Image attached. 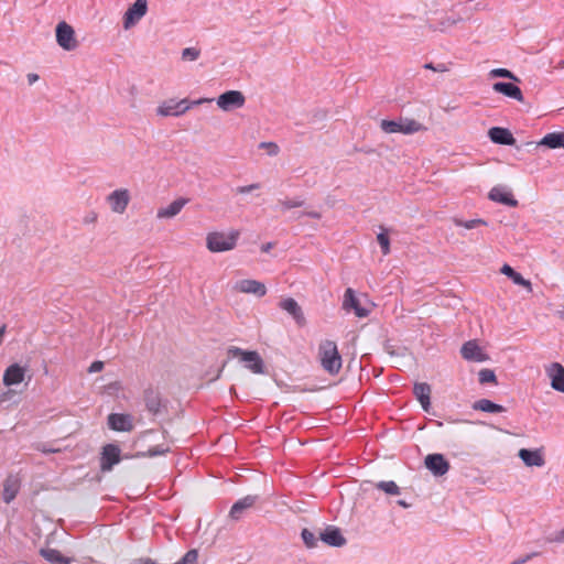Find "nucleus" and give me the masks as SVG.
Returning a JSON list of instances; mask_svg holds the SVG:
<instances>
[{"mask_svg":"<svg viewBox=\"0 0 564 564\" xmlns=\"http://www.w3.org/2000/svg\"><path fill=\"white\" fill-rule=\"evenodd\" d=\"M318 358L326 372L333 376L339 373L343 360L334 340L325 339L319 344Z\"/></svg>","mask_w":564,"mask_h":564,"instance_id":"obj_1","label":"nucleus"},{"mask_svg":"<svg viewBox=\"0 0 564 564\" xmlns=\"http://www.w3.org/2000/svg\"><path fill=\"white\" fill-rule=\"evenodd\" d=\"M240 231L231 229L228 232L210 231L206 235V248L214 253L234 250L237 246Z\"/></svg>","mask_w":564,"mask_h":564,"instance_id":"obj_2","label":"nucleus"},{"mask_svg":"<svg viewBox=\"0 0 564 564\" xmlns=\"http://www.w3.org/2000/svg\"><path fill=\"white\" fill-rule=\"evenodd\" d=\"M209 98H200L193 102H189L188 99L184 98L177 100L175 98H170L162 101L158 108L156 113L161 117H180L189 110L192 105H202L204 102H210Z\"/></svg>","mask_w":564,"mask_h":564,"instance_id":"obj_3","label":"nucleus"},{"mask_svg":"<svg viewBox=\"0 0 564 564\" xmlns=\"http://www.w3.org/2000/svg\"><path fill=\"white\" fill-rule=\"evenodd\" d=\"M380 128L386 133L413 134L426 130V127L415 119L400 118L394 120H381Z\"/></svg>","mask_w":564,"mask_h":564,"instance_id":"obj_4","label":"nucleus"},{"mask_svg":"<svg viewBox=\"0 0 564 564\" xmlns=\"http://www.w3.org/2000/svg\"><path fill=\"white\" fill-rule=\"evenodd\" d=\"M230 357H239L241 361L247 364V368L253 373H263L264 367L260 355L257 351H245L239 347H230L228 349Z\"/></svg>","mask_w":564,"mask_h":564,"instance_id":"obj_5","label":"nucleus"},{"mask_svg":"<svg viewBox=\"0 0 564 564\" xmlns=\"http://www.w3.org/2000/svg\"><path fill=\"white\" fill-rule=\"evenodd\" d=\"M56 42L65 51H74L78 47L75 30L67 22L62 21L56 25Z\"/></svg>","mask_w":564,"mask_h":564,"instance_id":"obj_6","label":"nucleus"},{"mask_svg":"<svg viewBox=\"0 0 564 564\" xmlns=\"http://www.w3.org/2000/svg\"><path fill=\"white\" fill-rule=\"evenodd\" d=\"M246 98L239 90H228L216 100L217 106L224 111H230L243 107Z\"/></svg>","mask_w":564,"mask_h":564,"instance_id":"obj_7","label":"nucleus"},{"mask_svg":"<svg viewBox=\"0 0 564 564\" xmlns=\"http://www.w3.org/2000/svg\"><path fill=\"white\" fill-rule=\"evenodd\" d=\"M148 11V2L147 0H135V2L128 8L123 15V28L126 30L133 26L137 22H139Z\"/></svg>","mask_w":564,"mask_h":564,"instance_id":"obj_8","label":"nucleus"},{"mask_svg":"<svg viewBox=\"0 0 564 564\" xmlns=\"http://www.w3.org/2000/svg\"><path fill=\"white\" fill-rule=\"evenodd\" d=\"M121 449L116 444H107L102 447L100 455L101 471H110L117 465L121 457Z\"/></svg>","mask_w":564,"mask_h":564,"instance_id":"obj_9","label":"nucleus"},{"mask_svg":"<svg viewBox=\"0 0 564 564\" xmlns=\"http://www.w3.org/2000/svg\"><path fill=\"white\" fill-rule=\"evenodd\" d=\"M26 367L21 366L20 364H11L8 366L3 372L2 382L6 387H12L20 384L24 381L26 376Z\"/></svg>","mask_w":564,"mask_h":564,"instance_id":"obj_10","label":"nucleus"},{"mask_svg":"<svg viewBox=\"0 0 564 564\" xmlns=\"http://www.w3.org/2000/svg\"><path fill=\"white\" fill-rule=\"evenodd\" d=\"M113 213L123 214L130 202L129 191L126 188L116 189L107 197Z\"/></svg>","mask_w":564,"mask_h":564,"instance_id":"obj_11","label":"nucleus"},{"mask_svg":"<svg viewBox=\"0 0 564 564\" xmlns=\"http://www.w3.org/2000/svg\"><path fill=\"white\" fill-rule=\"evenodd\" d=\"M234 289L237 292L245 294H253L259 297H262L267 294V286L262 282L252 279H245L238 281L235 284Z\"/></svg>","mask_w":564,"mask_h":564,"instance_id":"obj_12","label":"nucleus"},{"mask_svg":"<svg viewBox=\"0 0 564 564\" xmlns=\"http://www.w3.org/2000/svg\"><path fill=\"white\" fill-rule=\"evenodd\" d=\"M545 373L551 381V387L564 393V367L560 362H551L545 366Z\"/></svg>","mask_w":564,"mask_h":564,"instance_id":"obj_13","label":"nucleus"},{"mask_svg":"<svg viewBox=\"0 0 564 564\" xmlns=\"http://www.w3.org/2000/svg\"><path fill=\"white\" fill-rule=\"evenodd\" d=\"M108 425L117 432H131L133 430L132 416L130 414L111 413L108 416Z\"/></svg>","mask_w":564,"mask_h":564,"instance_id":"obj_14","label":"nucleus"},{"mask_svg":"<svg viewBox=\"0 0 564 564\" xmlns=\"http://www.w3.org/2000/svg\"><path fill=\"white\" fill-rule=\"evenodd\" d=\"M488 197L496 203L509 206L517 207L518 200L513 197L511 191L503 186H495L490 189Z\"/></svg>","mask_w":564,"mask_h":564,"instance_id":"obj_15","label":"nucleus"},{"mask_svg":"<svg viewBox=\"0 0 564 564\" xmlns=\"http://www.w3.org/2000/svg\"><path fill=\"white\" fill-rule=\"evenodd\" d=\"M343 307L346 311L352 310L356 316L360 318L367 317L370 313L369 310L360 305L359 300L356 297L352 289H347L345 291Z\"/></svg>","mask_w":564,"mask_h":564,"instance_id":"obj_16","label":"nucleus"},{"mask_svg":"<svg viewBox=\"0 0 564 564\" xmlns=\"http://www.w3.org/2000/svg\"><path fill=\"white\" fill-rule=\"evenodd\" d=\"M425 466L429 468L435 476H443L449 469L448 462L444 458L442 454H430L425 457Z\"/></svg>","mask_w":564,"mask_h":564,"instance_id":"obj_17","label":"nucleus"},{"mask_svg":"<svg viewBox=\"0 0 564 564\" xmlns=\"http://www.w3.org/2000/svg\"><path fill=\"white\" fill-rule=\"evenodd\" d=\"M460 354L464 359L469 361H485L487 360V355L482 351L476 340L466 341L460 349Z\"/></svg>","mask_w":564,"mask_h":564,"instance_id":"obj_18","label":"nucleus"},{"mask_svg":"<svg viewBox=\"0 0 564 564\" xmlns=\"http://www.w3.org/2000/svg\"><path fill=\"white\" fill-rule=\"evenodd\" d=\"M21 488V479L17 475H9L3 481L2 500L10 503L18 496Z\"/></svg>","mask_w":564,"mask_h":564,"instance_id":"obj_19","label":"nucleus"},{"mask_svg":"<svg viewBox=\"0 0 564 564\" xmlns=\"http://www.w3.org/2000/svg\"><path fill=\"white\" fill-rule=\"evenodd\" d=\"M279 305L282 310L288 312L300 326L305 324V316L302 312V308L294 299H284L280 302Z\"/></svg>","mask_w":564,"mask_h":564,"instance_id":"obj_20","label":"nucleus"},{"mask_svg":"<svg viewBox=\"0 0 564 564\" xmlns=\"http://www.w3.org/2000/svg\"><path fill=\"white\" fill-rule=\"evenodd\" d=\"M488 135L497 144L513 145L516 143L514 137L506 128L494 127L489 129Z\"/></svg>","mask_w":564,"mask_h":564,"instance_id":"obj_21","label":"nucleus"},{"mask_svg":"<svg viewBox=\"0 0 564 564\" xmlns=\"http://www.w3.org/2000/svg\"><path fill=\"white\" fill-rule=\"evenodd\" d=\"M187 202L188 200L186 198H177V199L173 200L166 207L159 208L158 213H156V217L159 219L173 218L181 213V210L187 204Z\"/></svg>","mask_w":564,"mask_h":564,"instance_id":"obj_22","label":"nucleus"},{"mask_svg":"<svg viewBox=\"0 0 564 564\" xmlns=\"http://www.w3.org/2000/svg\"><path fill=\"white\" fill-rule=\"evenodd\" d=\"M492 89L520 102L524 100L521 89L514 84L498 82L494 84Z\"/></svg>","mask_w":564,"mask_h":564,"instance_id":"obj_23","label":"nucleus"},{"mask_svg":"<svg viewBox=\"0 0 564 564\" xmlns=\"http://www.w3.org/2000/svg\"><path fill=\"white\" fill-rule=\"evenodd\" d=\"M413 393L425 411L431 406V387L425 382L415 383Z\"/></svg>","mask_w":564,"mask_h":564,"instance_id":"obj_24","label":"nucleus"},{"mask_svg":"<svg viewBox=\"0 0 564 564\" xmlns=\"http://www.w3.org/2000/svg\"><path fill=\"white\" fill-rule=\"evenodd\" d=\"M518 455L522 459V462L529 467H541L545 463L543 455L541 454L540 451H530L527 448H521Z\"/></svg>","mask_w":564,"mask_h":564,"instance_id":"obj_25","label":"nucleus"},{"mask_svg":"<svg viewBox=\"0 0 564 564\" xmlns=\"http://www.w3.org/2000/svg\"><path fill=\"white\" fill-rule=\"evenodd\" d=\"M321 540L332 546H341L346 543L339 529L334 527L325 529V531L321 533Z\"/></svg>","mask_w":564,"mask_h":564,"instance_id":"obj_26","label":"nucleus"},{"mask_svg":"<svg viewBox=\"0 0 564 564\" xmlns=\"http://www.w3.org/2000/svg\"><path fill=\"white\" fill-rule=\"evenodd\" d=\"M257 501L256 496H246L242 499L238 500L234 503V506L230 509V517L232 519H239L242 514V512L249 508H251Z\"/></svg>","mask_w":564,"mask_h":564,"instance_id":"obj_27","label":"nucleus"},{"mask_svg":"<svg viewBox=\"0 0 564 564\" xmlns=\"http://www.w3.org/2000/svg\"><path fill=\"white\" fill-rule=\"evenodd\" d=\"M538 145H544L549 149H564V132H551L545 134Z\"/></svg>","mask_w":564,"mask_h":564,"instance_id":"obj_28","label":"nucleus"},{"mask_svg":"<svg viewBox=\"0 0 564 564\" xmlns=\"http://www.w3.org/2000/svg\"><path fill=\"white\" fill-rule=\"evenodd\" d=\"M473 409L482 412L501 413L505 408L500 404L494 403L488 399H480L473 404Z\"/></svg>","mask_w":564,"mask_h":564,"instance_id":"obj_29","label":"nucleus"},{"mask_svg":"<svg viewBox=\"0 0 564 564\" xmlns=\"http://www.w3.org/2000/svg\"><path fill=\"white\" fill-rule=\"evenodd\" d=\"M41 555L52 564H69L70 560L65 557L58 550L42 549Z\"/></svg>","mask_w":564,"mask_h":564,"instance_id":"obj_30","label":"nucleus"},{"mask_svg":"<svg viewBox=\"0 0 564 564\" xmlns=\"http://www.w3.org/2000/svg\"><path fill=\"white\" fill-rule=\"evenodd\" d=\"M453 223H454L455 226L463 227L465 229H474V228H477L479 226H486L487 225L486 220H484L481 218H476V219H470V220H463V219H459V218H454Z\"/></svg>","mask_w":564,"mask_h":564,"instance_id":"obj_31","label":"nucleus"},{"mask_svg":"<svg viewBox=\"0 0 564 564\" xmlns=\"http://www.w3.org/2000/svg\"><path fill=\"white\" fill-rule=\"evenodd\" d=\"M381 231L377 235V241L380 245L381 251L384 256L389 254L390 249V238L388 235V230L384 227H380Z\"/></svg>","mask_w":564,"mask_h":564,"instance_id":"obj_32","label":"nucleus"},{"mask_svg":"<svg viewBox=\"0 0 564 564\" xmlns=\"http://www.w3.org/2000/svg\"><path fill=\"white\" fill-rule=\"evenodd\" d=\"M377 488L384 491L388 495H399L400 489L394 481H380L377 484Z\"/></svg>","mask_w":564,"mask_h":564,"instance_id":"obj_33","label":"nucleus"},{"mask_svg":"<svg viewBox=\"0 0 564 564\" xmlns=\"http://www.w3.org/2000/svg\"><path fill=\"white\" fill-rule=\"evenodd\" d=\"M480 383H497V377L490 369H481L478 373Z\"/></svg>","mask_w":564,"mask_h":564,"instance_id":"obj_34","label":"nucleus"},{"mask_svg":"<svg viewBox=\"0 0 564 564\" xmlns=\"http://www.w3.org/2000/svg\"><path fill=\"white\" fill-rule=\"evenodd\" d=\"M490 77H503L518 80V78L507 68H494L489 73Z\"/></svg>","mask_w":564,"mask_h":564,"instance_id":"obj_35","label":"nucleus"},{"mask_svg":"<svg viewBox=\"0 0 564 564\" xmlns=\"http://www.w3.org/2000/svg\"><path fill=\"white\" fill-rule=\"evenodd\" d=\"M200 51L195 47H186L182 52V58L184 61H195L199 57Z\"/></svg>","mask_w":564,"mask_h":564,"instance_id":"obj_36","label":"nucleus"},{"mask_svg":"<svg viewBox=\"0 0 564 564\" xmlns=\"http://www.w3.org/2000/svg\"><path fill=\"white\" fill-rule=\"evenodd\" d=\"M511 280L513 281L514 284L521 285L529 292H532V283L529 280L524 279L520 273L516 272Z\"/></svg>","mask_w":564,"mask_h":564,"instance_id":"obj_37","label":"nucleus"},{"mask_svg":"<svg viewBox=\"0 0 564 564\" xmlns=\"http://www.w3.org/2000/svg\"><path fill=\"white\" fill-rule=\"evenodd\" d=\"M302 539L307 547H314L316 545V538L308 529H303Z\"/></svg>","mask_w":564,"mask_h":564,"instance_id":"obj_38","label":"nucleus"},{"mask_svg":"<svg viewBox=\"0 0 564 564\" xmlns=\"http://www.w3.org/2000/svg\"><path fill=\"white\" fill-rule=\"evenodd\" d=\"M260 148L265 149L269 155H276L280 151L278 144L274 142H262Z\"/></svg>","mask_w":564,"mask_h":564,"instance_id":"obj_39","label":"nucleus"},{"mask_svg":"<svg viewBox=\"0 0 564 564\" xmlns=\"http://www.w3.org/2000/svg\"><path fill=\"white\" fill-rule=\"evenodd\" d=\"M281 205L286 209L297 208L303 206L304 202L300 199H285L280 202Z\"/></svg>","mask_w":564,"mask_h":564,"instance_id":"obj_40","label":"nucleus"},{"mask_svg":"<svg viewBox=\"0 0 564 564\" xmlns=\"http://www.w3.org/2000/svg\"><path fill=\"white\" fill-rule=\"evenodd\" d=\"M424 68L434 70V72H438V73H445L448 70L447 66L443 63L437 64L436 66L433 65L432 63H426L424 65Z\"/></svg>","mask_w":564,"mask_h":564,"instance_id":"obj_41","label":"nucleus"},{"mask_svg":"<svg viewBox=\"0 0 564 564\" xmlns=\"http://www.w3.org/2000/svg\"><path fill=\"white\" fill-rule=\"evenodd\" d=\"M260 187L259 184H250V185H246V186H239L236 188V192L238 194H247V193H250L254 189H258Z\"/></svg>","mask_w":564,"mask_h":564,"instance_id":"obj_42","label":"nucleus"},{"mask_svg":"<svg viewBox=\"0 0 564 564\" xmlns=\"http://www.w3.org/2000/svg\"><path fill=\"white\" fill-rule=\"evenodd\" d=\"M104 369V362L102 361H94L89 368H88V372L93 373V372H99Z\"/></svg>","mask_w":564,"mask_h":564,"instance_id":"obj_43","label":"nucleus"},{"mask_svg":"<svg viewBox=\"0 0 564 564\" xmlns=\"http://www.w3.org/2000/svg\"><path fill=\"white\" fill-rule=\"evenodd\" d=\"M500 272L510 279H512L516 273V271L509 264H503L500 269Z\"/></svg>","mask_w":564,"mask_h":564,"instance_id":"obj_44","label":"nucleus"},{"mask_svg":"<svg viewBox=\"0 0 564 564\" xmlns=\"http://www.w3.org/2000/svg\"><path fill=\"white\" fill-rule=\"evenodd\" d=\"M165 452H166V449H164V448L160 449L159 447H153L148 451V454H149V456H156V455L164 454Z\"/></svg>","mask_w":564,"mask_h":564,"instance_id":"obj_45","label":"nucleus"},{"mask_svg":"<svg viewBox=\"0 0 564 564\" xmlns=\"http://www.w3.org/2000/svg\"><path fill=\"white\" fill-rule=\"evenodd\" d=\"M147 405L150 411L156 412L159 409V402L155 400H148Z\"/></svg>","mask_w":564,"mask_h":564,"instance_id":"obj_46","label":"nucleus"},{"mask_svg":"<svg viewBox=\"0 0 564 564\" xmlns=\"http://www.w3.org/2000/svg\"><path fill=\"white\" fill-rule=\"evenodd\" d=\"M28 80H29V84L32 85V84H34L35 82L39 80V75H36V74H29L28 75Z\"/></svg>","mask_w":564,"mask_h":564,"instance_id":"obj_47","label":"nucleus"},{"mask_svg":"<svg viewBox=\"0 0 564 564\" xmlns=\"http://www.w3.org/2000/svg\"><path fill=\"white\" fill-rule=\"evenodd\" d=\"M532 557V555H527L525 557L523 558H520V560H517V561H513L511 564H523L525 563L528 560H530Z\"/></svg>","mask_w":564,"mask_h":564,"instance_id":"obj_48","label":"nucleus"},{"mask_svg":"<svg viewBox=\"0 0 564 564\" xmlns=\"http://www.w3.org/2000/svg\"><path fill=\"white\" fill-rule=\"evenodd\" d=\"M272 247H273V245L271 242H268V243L262 245L261 250L263 252H269Z\"/></svg>","mask_w":564,"mask_h":564,"instance_id":"obj_49","label":"nucleus"},{"mask_svg":"<svg viewBox=\"0 0 564 564\" xmlns=\"http://www.w3.org/2000/svg\"><path fill=\"white\" fill-rule=\"evenodd\" d=\"M4 333H6V325H2L0 327V343L1 344H2V340H3Z\"/></svg>","mask_w":564,"mask_h":564,"instance_id":"obj_50","label":"nucleus"},{"mask_svg":"<svg viewBox=\"0 0 564 564\" xmlns=\"http://www.w3.org/2000/svg\"><path fill=\"white\" fill-rule=\"evenodd\" d=\"M308 215L316 219L321 218V214H318V213H310Z\"/></svg>","mask_w":564,"mask_h":564,"instance_id":"obj_51","label":"nucleus"},{"mask_svg":"<svg viewBox=\"0 0 564 564\" xmlns=\"http://www.w3.org/2000/svg\"><path fill=\"white\" fill-rule=\"evenodd\" d=\"M561 534H562V539L564 540V530L561 532Z\"/></svg>","mask_w":564,"mask_h":564,"instance_id":"obj_52","label":"nucleus"}]
</instances>
